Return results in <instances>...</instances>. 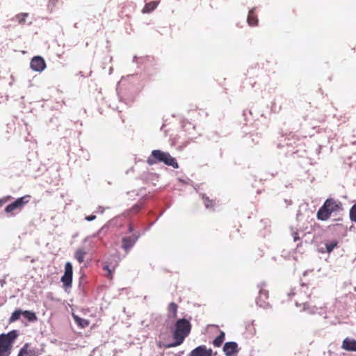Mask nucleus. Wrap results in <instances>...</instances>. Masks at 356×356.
Returning <instances> with one entry per match:
<instances>
[{
  "mask_svg": "<svg viewBox=\"0 0 356 356\" xmlns=\"http://www.w3.org/2000/svg\"><path fill=\"white\" fill-rule=\"evenodd\" d=\"M303 309L307 311L309 314H313L316 313L317 308L316 307H310L308 303H305Z\"/></svg>",
  "mask_w": 356,
  "mask_h": 356,
  "instance_id": "bb28decb",
  "label": "nucleus"
},
{
  "mask_svg": "<svg viewBox=\"0 0 356 356\" xmlns=\"http://www.w3.org/2000/svg\"><path fill=\"white\" fill-rule=\"evenodd\" d=\"M134 227L131 224H129L128 225V232L129 233H132L134 232Z\"/></svg>",
  "mask_w": 356,
  "mask_h": 356,
  "instance_id": "2f4dec72",
  "label": "nucleus"
},
{
  "mask_svg": "<svg viewBox=\"0 0 356 356\" xmlns=\"http://www.w3.org/2000/svg\"><path fill=\"white\" fill-rule=\"evenodd\" d=\"M73 318L75 323L81 328H85L89 325V321L86 319H83L77 315L72 314Z\"/></svg>",
  "mask_w": 356,
  "mask_h": 356,
  "instance_id": "dca6fc26",
  "label": "nucleus"
},
{
  "mask_svg": "<svg viewBox=\"0 0 356 356\" xmlns=\"http://www.w3.org/2000/svg\"><path fill=\"white\" fill-rule=\"evenodd\" d=\"M41 354L38 348H29L28 356H39Z\"/></svg>",
  "mask_w": 356,
  "mask_h": 356,
  "instance_id": "393cba45",
  "label": "nucleus"
},
{
  "mask_svg": "<svg viewBox=\"0 0 356 356\" xmlns=\"http://www.w3.org/2000/svg\"><path fill=\"white\" fill-rule=\"evenodd\" d=\"M266 286V284L264 282L257 285L259 291V297H257L256 299L257 305L264 309H266L268 307V303L266 301L268 298V292L264 289Z\"/></svg>",
  "mask_w": 356,
  "mask_h": 356,
  "instance_id": "423d86ee",
  "label": "nucleus"
},
{
  "mask_svg": "<svg viewBox=\"0 0 356 356\" xmlns=\"http://www.w3.org/2000/svg\"><path fill=\"white\" fill-rule=\"evenodd\" d=\"M338 242L337 241H332L325 243V249L327 253H330L337 246Z\"/></svg>",
  "mask_w": 356,
  "mask_h": 356,
  "instance_id": "4be33fe9",
  "label": "nucleus"
},
{
  "mask_svg": "<svg viewBox=\"0 0 356 356\" xmlns=\"http://www.w3.org/2000/svg\"><path fill=\"white\" fill-rule=\"evenodd\" d=\"M104 269L106 270H108L109 273H111V271L109 270L108 265L104 266Z\"/></svg>",
  "mask_w": 356,
  "mask_h": 356,
  "instance_id": "f704fd0d",
  "label": "nucleus"
},
{
  "mask_svg": "<svg viewBox=\"0 0 356 356\" xmlns=\"http://www.w3.org/2000/svg\"><path fill=\"white\" fill-rule=\"evenodd\" d=\"M96 218V216L95 215H90V216H88L85 218V219L87 220V221H92L94 220Z\"/></svg>",
  "mask_w": 356,
  "mask_h": 356,
  "instance_id": "c756f323",
  "label": "nucleus"
},
{
  "mask_svg": "<svg viewBox=\"0 0 356 356\" xmlns=\"http://www.w3.org/2000/svg\"><path fill=\"white\" fill-rule=\"evenodd\" d=\"M188 356H212V350L202 345L194 348Z\"/></svg>",
  "mask_w": 356,
  "mask_h": 356,
  "instance_id": "9b49d317",
  "label": "nucleus"
},
{
  "mask_svg": "<svg viewBox=\"0 0 356 356\" xmlns=\"http://www.w3.org/2000/svg\"><path fill=\"white\" fill-rule=\"evenodd\" d=\"M202 199L204 200V203L206 208L209 209L210 207H211L212 200H211L209 197H205L204 194L202 195Z\"/></svg>",
  "mask_w": 356,
  "mask_h": 356,
  "instance_id": "cd10ccee",
  "label": "nucleus"
},
{
  "mask_svg": "<svg viewBox=\"0 0 356 356\" xmlns=\"http://www.w3.org/2000/svg\"><path fill=\"white\" fill-rule=\"evenodd\" d=\"M178 306L175 302L170 303L168 306L169 318H175L177 317Z\"/></svg>",
  "mask_w": 356,
  "mask_h": 356,
  "instance_id": "f3484780",
  "label": "nucleus"
},
{
  "mask_svg": "<svg viewBox=\"0 0 356 356\" xmlns=\"http://www.w3.org/2000/svg\"><path fill=\"white\" fill-rule=\"evenodd\" d=\"M139 209H140V208L138 206L133 207V210H135L136 211H138Z\"/></svg>",
  "mask_w": 356,
  "mask_h": 356,
  "instance_id": "c9c22d12",
  "label": "nucleus"
},
{
  "mask_svg": "<svg viewBox=\"0 0 356 356\" xmlns=\"http://www.w3.org/2000/svg\"><path fill=\"white\" fill-rule=\"evenodd\" d=\"M18 331L13 330L9 332L0 334V356H9L11 353L13 343L18 337Z\"/></svg>",
  "mask_w": 356,
  "mask_h": 356,
  "instance_id": "20e7f679",
  "label": "nucleus"
},
{
  "mask_svg": "<svg viewBox=\"0 0 356 356\" xmlns=\"http://www.w3.org/2000/svg\"><path fill=\"white\" fill-rule=\"evenodd\" d=\"M139 234H134L131 236H125L122 240V248L128 252L134 245L139 238Z\"/></svg>",
  "mask_w": 356,
  "mask_h": 356,
  "instance_id": "1a4fd4ad",
  "label": "nucleus"
},
{
  "mask_svg": "<svg viewBox=\"0 0 356 356\" xmlns=\"http://www.w3.org/2000/svg\"><path fill=\"white\" fill-rule=\"evenodd\" d=\"M22 316H24V318L27 319L29 322H35L38 320L35 313L32 311H29V310L22 311Z\"/></svg>",
  "mask_w": 356,
  "mask_h": 356,
  "instance_id": "4468645a",
  "label": "nucleus"
},
{
  "mask_svg": "<svg viewBox=\"0 0 356 356\" xmlns=\"http://www.w3.org/2000/svg\"><path fill=\"white\" fill-rule=\"evenodd\" d=\"M30 199L31 196L28 195L17 198L15 202L6 207L5 212L10 213V216H14L13 211H20L30 201Z\"/></svg>",
  "mask_w": 356,
  "mask_h": 356,
  "instance_id": "39448f33",
  "label": "nucleus"
},
{
  "mask_svg": "<svg viewBox=\"0 0 356 356\" xmlns=\"http://www.w3.org/2000/svg\"><path fill=\"white\" fill-rule=\"evenodd\" d=\"M30 67L35 72H42L46 68L44 59L40 56H34L31 60Z\"/></svg>",
  "mask_w": 356,
  "mask_h": 356,
  "instance_id": "6e6552de",
  "label": "nucleus"
},
{
  "mask_svg": "<svg viewBox=\"0 0 356 356\" xmlns=\"http://www.w3.org/2000/svg\"><path fill=\"white\" fill-rule=\"evenodd\" d=\"M350 218L352 221L356 222V203L351 207L350 210Z\"/></svg>",
  "mask_w": 356,
  "mask_h": 356,
  "instance_id": "a878e982",
  "label": "nucleus"
},
{
  "mask_svg": "<svg viewBox=\"0 0 356 356\" xmlns=\"http://www.w3.org/2000/svg\"><path fill=\"white\" fill-rule=\"evenodd\" d=\"M343 210L342 204L339 200L327 198L317 212V218L321 220H327L332 213H337Z\"/></svg>",
  "mask_w": 356,
  "mask_h": 356,
  "instance_id": "f03ea898",
  "label": "nucleus"
},
{
  "mask_svg": "<svg viewBox=\"0 0 356 356\" xmlns=\"http://www.w3.org/2000/svg\"><path fill=\"white\" fill-rule=\"evenodd\" d=\"M6 202V198H3V199H0V207L4 204Z\"/></svg>",
  "mask_w": 356,
  "mask_h": 356,
  "instance_id": "473e14b6",
  "label": "nucleus"
},
{
  "mask_svg": "<svg viewBox=\"0 0 356 356\" xmlns=\"http://www.w3.org/2000/svg\"><path fill=\"white\" fill-rule=\"evenodd\" d=\"M22 316V310L20 309H16L13 312L10 317L8 322L10 323H13L19 319L20 316Z\"/></svg>",
  "mask_w": 356,
  "mask_h": 356,
  "instance_id": "aec40b11",
  "label": "nucleus"
},
{
  "mask_svg": "<svg viewBox=\"0 0 356 356\" xmlns=\"http://www.w3.org/2000/svg\"><path fill=\"white\" fill-rule=\"evenodd\" d=\"M191 330V324L190 320L186 318H179L175 323V329L172 332L175 341L167 346L168 348L176 347L181 345L185 338L190 334Z\"/></svg>",
  "mask_w": 356,
  "mask_h": 356,
  "instance_id": "f257e3e1",
  "label": "nucleus"
},
{
  "mask_svg": "<svg viewBox=\"0 0 356 356\" xmlns=\"http://www.w3.org/2000/svg\"><path fill=\"white\" fill-rule=\"evenodd\" d=\"M29 344L28 343H25L19 350L18 355H21L22 356L28 355L29 353Z\"/></svg>",
  "mask_w": 356,
  "mask_h": 356,
  "instance_id": "b1692460",
  "label": "nucleus"
},
{
  "mask_svg": "<svg viewBox=\"0 0 356 356\" xmlns=\"http://www.w3.org/2000/svg\"><path fill=\"white\" fill-rule=\"evenodd\" d=\"M73 267L70 262H67L65 265V272L61 277V282L63 284L65 290L72 287V284Z\"/></svg>",
  "mask_w": 356,
  "mask_h": 356,
  "instance_id": "0eeeda50",
  "label": "nucleus"
},
{
  "mask_svg": "<svg viewBox=\"0 0 356 356\" xmlns=\"http://www.w3.org/2000/svg\"><path fill=\"white\" fill-rule=\"evenodd\" d=\"M158 6L157 1H152L150 3H146L143 12V13H150L154 10L156 6Z\"/></svg>",
  "mask_w": 356,
  "mask_h": 356,
  "instance_id": "412c9836",
  "label": "nucleus"
},
{
  "mask_svg": "<svg viewBox=\"0 0 356 356\" xmlns=\"http://www.w3.org/2000/svg\"><path fill=\"white\" fill-rule=\"evenodd\" d=\"M254 10L255 8H253L249 11L247 21L250 26H256L257 25L258 23L257 18L255 16H254Z\"/></svg>",
  "mask_w": 356,
  "mask_h": 356,
  "instance_id": "2eb2a0df",
  "label": "nucleus"
},
{
  "mask_svg": "<svg viewBox=\"0 0 356 356\" xmlns=\"http://www.w3.org/2000/svg\"><path fill=\"white\" fill-rule=\"evenodd\" d=\"M147 162L150 165L158 162H162L167 165L173 167L175 169L179 168L178 163L176 159L170 154V153L163 152L159 149L153 150L151 155L147 158Z\"/></svg>",
  "mask_w": 356,
  "mask_h": 356,
  "instance_id": "7ed1b4c3",
  "label": "nucleus"
},
{
  "mask_svg": "<svg viewBox=\"0 0 356 356\" xmlns=\"http://www.w3.org/2000/svg\"><path fill=\"white\" fill-rule=\"evenodd\" d=\"M225 334L220 331V334L213 340V344L215 347H220L225 340Z\"/></svg>",
  "mask_w": 356,
  "mask_h": 356,
  "instance_id": "6ab92c4d",
  "label": "nucleus"
},
{
  "mask_svg": "<svg viewBox=\"0 0 356 356\" xmlns=\"http://www.w3.org/2000/svg\"><path fill=\"white\" fill-rule=\"evenodd\" d=\"M29 16V13H22L19 14H17L15 16V19L18 22L19 24H22L25 23L26 18Z\"/></svg>",
  "mask_w": 356,
  "mask_h": 356,
  "instance_id": "5701e85b",
  "label": "nucleus"
},
{
  "mask_svg": "<svg viewBox=\"0 0 356 356\" xmlns=\"http://www.w3.org/2000/svg\"><path fill=\"white\" fill-rule=\"evenodd\" d=\"M86 254V251H85L83 249L80 248L76 250L74 257L79 264H81L82 262H83L84 257Z\"/></svg>",
  "mask_w": 356,
  "mask_h": 356,
  "instance_id": "a211bd4d",
  "label": "nucleus"
},
{
  "mask_svg": "<svg viewBox=\"0 0 356 356\" xmlns=\"http://www.w3.org/2000/svg\"><path fill=\"white\" fill-rule=\"evenodd\" d=\"M106 228V225L103 226L97 233L93 235V237H98L103 232L104 229Z\"/></svg>",
  "mask_w": 356,
  "mask_h": 356,
  "instance_id": "c85d7f7f",
  "label": "nucleus"
},
{
  "mask_svg": "<svg viewBox=\"0 0 356 356\" xmlns=\"http://www.w3.org/2000/svg\"><path fill=\"white\" fill-rule=\"evenodd\" d=\"M96 212H100L101 213H104V209L102 207H99L97 208V210L96 211Z\"/></svg>",
  "mask_w": 356,
  "mask_h": 356,
  "instance_id": "72a5a7b5",
  "label": "nucleus"
},
{
  "mask_svg": "<svg viewBox=\"0 0 356 356\" xmlns=\"http://www.w3.org/2000/svg\"><path fill=\"white\" fill-rule=\"evenodd\" d=\"M136 56H134V59H133V61L134 62L136 60Z\"/></svg>",
  "mask_w": 356,
  "mask_h": 356,
  "instance_id": "e433bc0d",
  "label": "nucleus"
},
{
  "mask_svg": "<svg viewBox=\"0 0 356 356\" xmlns=\"http://www.w3.org/2000/svg\"><path fill=\"white\" fill-rule=\"evenodd\" d=\"M140 177L143 180L147 182H151L153 185H156V182L158 181L159 175L154 172H143Z\"/></svg>",
  "mask_w": 356,
  "mask_h": 356,
  "instance_id": "ddd939ff",
  "label": "nucleus"
},
{
  "mask_svg": "<svg viewBox=\"0 0 356 356\" xmlns=\"http://www.w3.org/2000/svg\"><path fill=\"white\" fill-rule=\"evenodd\" d=\"M222 349L226 356H234L239 351L238 344L234 341L226 342Z\"/></svg>",
  "mask_w": 356,
  "mask_h": 356,
  "instance_id": "9d476101",
  "label": "nucleus"
},
{
  "mask_svg": "<svg viewBox=\"0 0 356 356\" xmlns=\"http://www.w3.org/2000/svg\"><path fill=\"white\" fill-rule=\"evenodd\" d=\"M341 347L345 350L356 352V340L347 337L343 339Z\"/></svg>",
  "mask_w": 356,
  "mask_h": 356,
  "instance_id": "f8f14e48",
  "label": "nucleus"
},
{
  "mask_svg": "<svg viewBox=\"0 0 356 356\" xmlns=\"http://www.w3.org/2000/svg\"><path fill=\"white\" fill-rule=\"evenodd\" d=\"M293 241H297L298 240L300 239V238L298 236V234L297 232H293Z\"/></svg>",
  "mask_w": 356,
  "mask_h": 356,
  "instance_id": "7c9ffc66",
  "label": "nucleus"
}]
</instances>
